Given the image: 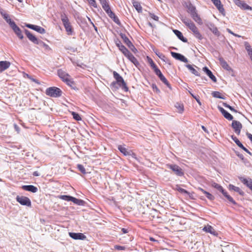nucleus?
Here are the masks:
<instances>
[{
	"instance_id": "59",
	"label": "nucleus",
	"mask_w": 252,
	"mask_h": 252,
	"mask_svg": "<svg viewBox=\"0 0 252 252\" xmlns=\"http://www.w3.org/2000/svg\"><path fill=\"white\" fill-rule=\"evenodd\" d=\"M134 6L135 8V9L138 11V12H140V11H141L142 10V7L140 5V4H138V3H135L134 4Z\"/></svg>"
},
{
	"instance_id": "36",
	"label": "nucleus",
	"mask_w": 252,
	"mask_h": 252,
	"mask_svg": "<svg viewBox=\"0 0 252 252\" xmlns=\"http://www.w3.org/2000/svg\"><path fill=\"white\" fill-rule=\"evenodd\" d=\"M246 50L248 53L249 55L250 56L252 55V48L248 42H245L244 43Z\"/></svg>"
},
{
	"instance_id": "32",
	"label": "nucleus",
	"mask_w": 252,
	"mask_h": 252,
	"mask_svg": "<svg viewBox=\"0 0 252 252\" xmlns=\"http://www.w3.org/2000/svg\"><path fill=\"white\" fill-rule=\"evenodd\" d=\"M186 66L190 70V71L196 76H199V72L193 68V67L190 64H187Z\"/></svg>"
},
{
	"instance_id": "19",
	"label": "nucleus",
	"mask_w": 252,
	"mask_h": 252,
	"mask_svg": "<svg viewBox=\"0 0 252 252\" xmlns=\"http://www.w3.org/2000/svg\"><path fill=\"white\" fill-rule=\"evenodd\" d=\"M10 65V63L8 61H0V72H2L7 69L9 67Z\"/></svg>"
},
{
	"instance_id": "3",
	"label": "nucleus",
	"mask_w": 252,
	"mask_h": 252,
	"mask_svg": "<svg viewBox=\"0 0 252 252\" xmlns=\"http://www.w3.org/2000/svg\"><path fill=\"white\" fill-rule=\"evenodd\" d=\"M62 94L61 89L55 87L48 88L46 90V94L51 97H58L61 96Z\"/></svg>"
},
{
	"instance_id": "37",
	"label": "nucleus",
	"mask_w": 252,
	"mask_h": 252,
	"mask_svg": "<svg viewBox=\"0 0 252 252\" xmlns=\"http://www.w3.org/2000/svg\"><path fill=\"white\" fill-rule=\"evenodd\" d=\"M119 50L123 53V54L126 57L130 52L124 45H121Z\"/></svg>"
},
{
	"instance_id": "40",
	"label": "nucleus",
	"mask_w": 252,
	"mask_h": 252,
	"mask_svg": "<svg viewBox=\"0 0 252 252\" xmlns=\"http://www.w3.org/2000/svg\"><path fill=\"white\" fill-rule=\"evenodd\" d=\"M188 9L189 12L190 13V14L196 12L195 7L191 4H189L188 6Z\"/></svg>"
},
{
	"instance_id": "26",
	"label": "nucleus",
	"mask_w": 252,
	"mask_h": 252,
	"mask_svg": "<svg viewBox=\"0 0 252 252\" xmlns=\"http://www.w3.org/2000/svg\"><path fill=\"white\" fill-rule=\"evenodd\" d=\"M214 5L217 7L220 12L224 11V8L221 5V2L220 0H211Z\"/></svg>"
},
{
	"instance_id": "45",
	"label": "nucleus",
	"mask_w": 252,
	"mask_h": 252,
	"mask_svg": "<svg viewBox=\"0 0 252 252\" xmlns=\"http://www.w3.org/2000/svg\"><path fill=\"white\" fill-rule=\"evenodd\" d=\"M4 20L9 25L10 27H12L15 24V23L11 20V19L9 18V16L5 18Z\"/></svg>"
},
{
	"instance_id": "12",
	"label": "nucleus",
	"mask_w": 252,
	"mask_h": 252,
	"mask_svg": "<svg viewBox=\"0 0 252 252\" xmlns=\"http://www.w3.org/2000/svg\"><path fill=\"white\" fill-rule=\"evenodd\" d=\"M69 236L75 240H84L86 238V236L81 233L69 232Z\"/></svg>"
},
{
	"instance_id": "63",
	"label": "nucleus",
	"mask_w": 252,
	"mask_h": 252,
	"mask_svg": "<svg viewBox=\"0 0 252 252\" xmlns=\"http://www.w3.org/2000/svg\"><path fill=\"white\" fill-rule=\"evenodd\" d=\"M151 17L152 19H153L155 21H158V17L154 15V14H151Z\"/></svg>"
},
{
	"instance_id": "47",
	"label": "nucleus",
	"mask_w": 252,
	"mask_h": 252,
	"mask_svg": "<svg viewBox=\"0 0 252 252\" xmlns=\"http://www.w3.org/2000/svg\"><path fill=\"white\" fill-rule=\"evenodd\" d=\"M72 115L73 118L76 121H79L81 120V118L80 117V115L75 112H72Z\"/></svg>"
},
{
	"instance_id": "48",
	"label": "nucleus",
	"mask_w": 252,
	"mask_h": 252,
	"mask_svg": "<svg viewBox=\"0 0 252 252\" xmlns=\"http://www.w3.org/2000/svg\"><path fill=\"white\" fill-rule=\"evenodd\" d=\"M204 194H205L206 197L210 200L212 201L215 199V197L212 194L207 191L205 192Z\"/></svg>"
},
{
	"instance_id": "28",
	"label": "nucleus",
	"mask_w": 252,
	"mask_h": 252,
	"mask_svg": "<svg viewBox=\"0 0 252 252\" xmlns=\"http://www.w3.org/2000/svg\"><path fill=\"white\" fill-rule=\"evenodd\" d=\"M228 189L230 190H234L238 192L241 195H243L244 194L243 191L239 187H235L232 185H229Z\"/></svg>"
},
{
	"instance_id": "10",
	"label": "nucleus",
	"mask_w": 252,
	"mask_h": 252,
	"mask_svg": "<svg viewBox=\"0 0 252 252\" xmlns=\"http://www.w3.org/2000/svg\"><path fill=\"white\" fill-rule=\"evenodd\" d=\"M206 26L216 36L219 37L220 35V32L213 23H208Z\"/></svg>"
},
{
	"instance_id": "14",
	"label": "nucleus",
	"mask_w": 252,
	"mask_h": 252,
	"mask_svg": "<svg viewBox=\"0 0 252 252\" xmlns=\"http://www.w3.org/2000/svg\"><path fill=\"white\" fill-rule=\"evenodd\" d=\"M121 38L123 39L125 43L127 45V46L132 50L134 51V49L136 50L135 48L131 42V41L129 40V39L126 36L125 34L121 33L120 34Z\"/></svg>"
},
{
	"instance_id": "20",
	"label": "nucleus",
	"mask_w": 252,
	"mask_h": 252,
	"mask_svg": "<svg viewBox=\"0 0 252 252\" xmlns=\"http://www.w3.org/2000/svg\"><path fill=\"white\" fill-rule=\"evenodd\" d=\"M203 70L207 74L210 78L214 82H217L216 77L213 74L212 71L206 66L203 68Z\"/></svg>"
},
{
	"instance_id": "29",
	"label": "nucleus",
	"mask_w": 252,
	"mask_h": 252,
	"mask_svg": "<svg viewBox=\"0 0 252 252\" xmlns=\"http://www.w3.org/2000/svg\"><path fill=\"white\" fill-rule=\"evenodd\" d=\"M241 181L242 183L246 185L248 187H249L252 190V180L251 179H245L243 178L242 180H241Z\"/></svg>"
},
{
	"instance_id": "58",
	"label": "nucleus",
	"mask_w": 252,
	"mask_h": 252,
	"mask_svg": "<svg viewBox=\"0 0 252 252\" xmlns=\"http://www.w3.org/2000/svg\"><path fill=\"white\" fill-rule=\"evenodd\" d=\"M114 248L116 250L122 251V250H125L126 249V247L119 246V245H115V246H114Z\"/></svg>"
},
{
	"instance_id": "5",
	"label": "nucleus",
	"mask_w": 252,
	"mask_h": 252,
	"mask_svg": "<svg viewBox=\"0 0 252 252\" xmlns=\"http://www.w3.org/2000/svg\"><path fill=\"white\" fill-rule=\"evenodd\" d=\"M188 28L192 31L194 36L197 38L199 40H202L203 39V36L199 32L197 28L195 26L193 23L190 24V25L188 27Z\"/></svg>"
},
{
	"instance_id": "23",
	"label": "nucleus",
	"mask_w": 252,
	"mask_h": 252,
	"mask_svg": "<svg viewBox=\"0 0 252 252\" xmlns=\"http://www.w3.org/2000/svg\"><path fill=\"white\" fill-rule=\"evenodd\" d=\"M173 32L178 37V38L183 42L185 43L188 42V39L184 37L182 33L180 31L177 30H174Z\"/></svg>"
},
{
	"instance_id": "18",
	"label": "nucleus",
	"mask_w": 252,
	"mask_h": 252,
	"mask_svg": "<svg viewBox=\"0 0 252 252\" xmlns=\"http://www.w3.org/2000/svg\"><path fill=\"white\" fill-rule=\"evenodd\" d=\"M202 230L204 231L209 233L214 236H217L218 235V233L215 229L212 226L209 225H207L204 227Z\"/></svg>"
},
{
	"instance_id": "1",
	"label": "nucleus",
	"mask_w": 252,
	"mask_h": 252,
	"mask_svg": "<svg viewBox=\"0 0 252 252\" xmlns=\"http://www.w3.org/2000/svg\"><path fill=\"white\" fill-rule=\"evenodd\" d=\"M113 76L116 81L112 82L111 86L114 87L116 85H118L120 88H121L125 91L127 92L128 88L123 77L115 71H113Z\"/></svg>"
},
{
	"instance_id": "61",
	"label": "nucleus",
	"mask_w": 252,
	"mask_h": 252,
	"mask_svg": "<svg viewBox=\"0 0 252 252\" xmlns=\"http://www.w3.org/2000/svg\"><path fill=\"white\" fill-rule=\"evenodd\" d=\"M108 16H109L110 18H111V19L113 18V17L115 15V14L111 10H109V12H108L107 13H106Z\"/></svg>"
},
{
	"instance_id": "6",
	"label": "nucleus",
	"mask_w": 252,
	"mask_h": 252,
	"mask_svg": "<svg viewBox=\"0 0 252 252\" xmlns=\"http://www.w3.org/2000/svg\"><path fill=\"white\" fill-rule=\"evenodd\" d=\"M167 166L171 169L176 175L179 176H182L184 175V172L182 169L177 165L176 164H169Z\"/></svg>"
},
{
	"instance_id": "31",
	"label": "nucleus",
	"mask_w": 252,
	"mask_h": 252,
	"mask_svg": "<svg viewBox=\"0 0 252 252\" xmlns=\"http://www.w3.org/2000/svg\"><path fill=\"white\" fill-rule=\"evenodd\" d=\"M37 44L40 47L44 48L46 51H49L51 50V48L47 44L40 40L39 41Z\"/></svg>"
},
{
	"instance_id": "21",
	"label": "nucleus",
	"mask_w": 252,
	"mask_h": 252,
	"mask_svg": "<svg viewBox=\"0 0 252 252\" xmlns=\"http://www.w3.org/2000/svg\"><path fill=\"white\" fill-rule=\"evenodd\" d=\"M22 188L26 191H29L33 193L37 191V188L33 185H24L22 187Z\"/></svg>"
},
{
	"instance_id": "17",
	"label": "nucleus",
	"mask_w": 252,
	"mask_h": 252,
	"mask_svg": "<svg viewBox=\"0 0 252 252\" xmlns=\"http://www.w3.org/2000/svg\"><path fill=\"white\" fill-rule=\"evenodd\" d=\"M11 28L20 39H22L23 38L24 36L22 33V31L16 25V24Z\"/></svg>"
},
{
	"instance_id": "39",
	"label": "nucleus",
	"mask_w": 252,
	"mask_h": 252,
	"mask_svg": "<svg viewBox=\"0 0 252 252\" xmlns=\"http://www.w3.org/2000/svg\"><path fill=\"white\" fill-rule=\"evenodd\" d=\"M147 58L148 62L149 63L150 66L152 67V68L154 69V71L156 70V68H158L157 67V65L154 63L153 60L151 58L147 56Z\"/></svg>"
},
{
	"instance_id": "49",
	"label": "nucleus",
	"mask_w": 252,
	"mask_h": 252,
	"mask_svg": "<svg viewBox=\"0 0 252 252\" xmlns=\"http://www.w3.org/2000/svg\"><path fill=\"white\" fill-rule=\"evenodd\" d=\"M156 55L162 61L165 62V59H166L165 56L162 53H159L158 52H155Z\"/></svg>"
},
{
	"instance_id": "57",
	"label": "nucleus",
	"mask_w": 252,
	"mask_h": 252,
	"mask_svg": "<svg viewBox=\"0 0 252 252\" xmlns=\"http://www.w3.org/2000/svg\"><path fill=\"white\" fill-rule=\"evenodd\" d=\"M177 189L180 192L183 193H186V194H189V192L186 190V189H182L179 187H178L177 188Z\"/></svg>"
},
{
	"instance_id": "56",
	"label": "nucleus",
	"mask_w": 252,
	"mask_h": 252,
	"mask_svg": "<svg viewBox=\"0 0 252 252\" xmlns=\"http://www.w3.org/2000/svg\"><path fill=\"white\" fill-rule=\"evenodd\" d=\"M89 4L94 7H96L97 5L95 0H87Z\"/></svg>"
},
{
	"instance_id": "62",
	"label": "nucleus",
	"mask_w": 252,
	"mask_h": 252,
	"mask_svg": "<svg viewBox=\"0 0 252 252\" xmlns=\"http://www.w3.org/2000/svg\"><path fill=\"white\" fill-rule=\"evenodd\" d=\"M29 79L31 80L32 81L35 82V83L37 84H39L40 82L36 79L33 78L32 76H29Z\"/></svg>"
},
{
	"instance_id": "25",
	"label": "nucleus",
	"mask_w": 252,
	"mask_h": 252,
	"mask_svg": "<svg viewBox=\"0 0 252 252\" xmlns=\"http://www.w3.org/2000/svg\"><path fill=\"white\" fill-rule=\"evenodd\" d=\"M126 57L135 66H137L139 63L136 58L130 52Z\"/></svg>"
},
{
	"instance_id": "9",
	"label": "nucleus",
	"mask_w": 252,
	"mask_h": 252,
	"mask_svg": "<svg viewBox=\"0 0 252 252\" xmlns=\"http://www.w3.org/2000/svg\"><path fill=\"white\" fill-rule=\"evenodd\" d=\"M234 2L236 4V5H237L238 6L240 7L241 9L243 10H252V9L251 6H249L243 1H241L240 0H234Z\"/></svg>"
},
{
	"instance_id": "46",
	"label": "nucleus",
	"mask_w": 252,
	"mask_h": 252,
	"mask_svg": "<svg viewBox=\"0 0 252 252\" xmlns=\"http://www.w3.org/2000/svg\"><path fill=\"white\" fill-rule=\"evenodd\" d=\"M223 105L226 107V108H227L228 109H229L232 112H234L235 113H237V111L234 108H233L232 107H231V106H230L229 105H228V104H227L225 102H223L222 103Z\"/></svg>"
},
{
	"instance_id": "54",
	"label": "nucleus",
	"mask_w": 252,
	"mask_h": 252,
	"mask_svg": "<svg viewBox=\"0 0 252 252\" xmlns=\"http://www.w3.org/2000/svg\"><path fill=\"white\" fill-rule=\"evenodd\" d=\"M189 94H191V95L194 98V99H195L197 103L199 105H201V102L199 100V96H196L194 95H193L191 92L189 91Z\"/></svg>"
},
{
	"instance_id": "50",
	"label": "nucleus",
	"mask_w": 252,
	"mask_h": 252,
	"mask_svg": "<svg viewBox=\"0 0 252 252\" xmlns=\"http://www.w3.org/2000/svg\"><path fill=\"white\" fill-rule=\"evenodd\" d=\"M25 26L27 28L32 29L34 31L35 30V29L37 26V25H32V24H26Z\"/></svg>"
},
{
	"instance_id": "30",
	"label": "nucleus",
	"mask_w": 252,
	"mask_h": 252,
	"mask_svg": "<svg viewBox=\"0 0 252 252\" xmlns=\"http://www.w3.org/2000/svg\"><path fill=\"white\" fill-rule=\"evenodd\" d=\"M72 199V202L76 205L79 206H84L85 204V201L83 200L77 199L74 197H73Z\"/></svg>"
},
{
	"instance_id": "4",
	"label": "nucleus",
	"mask_w": 252,
	"mask_h": 252,
	"mask_svg": "<svg viewBox=\"0 0 252 252\" xmlns=\"http://www.w3.org/2000/svg\"><path fill=\"white\" fill-rule=\"evenodd\" d=\"M16 199V201L22 205L27 206L28 207L31 206V201L28 197L18 195L17 196Z\"/></svg>"
},
{
	"instance_id": "52",
	"label": "nucleus",
	"mask_w": 252,
	"mask_h": 252,
	"mask_svg": "<svg viewBox=\"0 0 252 252\" xmlns=\"http://www.w3.org/2000/svg\"><path fill=\"white\" fill-rule=\"evenodd\" d=\"M175 106L178 109L180 113H182L183 111L184 107L182 105H180V104L177 103Z\"/></svg>"
},
{
	"instance_id": "33",
	"label": "nucleus",
	"mask_w": 252,
	"mask_h": 252,
	"mask_svg": "<svg viewBox=\"0 0 252 252\" xmlns=\"http://www.w3.org/2000/svg\"><path fill=\"white\" fill-rule=\"evenodd\" d=\"M65 82L66 83L67 85L70 86L71 88L74 90L76 89L74 82L72 80L70 77L69 78H68V79Z\"/></svg>"
},
{
	"instance_id": "27",
	"label": "nucleus",
	"mask_w": 252,
	"mask_h": 252,
	"mask_svg": "<svg viewBox=\"0 0 252 252\" xmlns=\"http://www.w3.org/2000/svg\"><path fill=\"white\" fill-rule=\"evenodd\" d=\"M191 15V17L192 19L197 22L199 25L202 24V21L201 19L200 18V16L198 15V14L196 13V12H194V13H192Z\"/></svg>"
},
{
	"instance_id": "22",
	"label": "nucleus",
	"mask_w": 252,
	"mask_h": 252,
	"mask_svg": "<svg viewBox=\"0 0 252 252\" xmlns=\"http://www.w3.org/2000/svg\"><path fill=\"white\" fill-rule=\"evenodd\" d=\"M118 149L119 150L123 153L125 156H130L131 155L132 152L131 151H128L124 145H119L118 146Z\"/></svg>"
},
{
	"instance_id": "35",
	"label": "nucleus",
	"mask_w": 252,
	"mask_h": 252,
	"mask_svg": "<svg viewBox=\"0 0 252 252\" xmlns=\"http://www.w3.org/2000/svg\"><path fill=\"white\" fill-rule=\"evenodd\" d=\"M231 137L239 147H240L241 149L244 148L243 145L240 142V141L236 136L232 135Z\"/></svg>"
},
{
	"instance_id": "44",
	"label": "nucleus",
	"mask_w": 252,
	"mask_h": 252,
	"mask_svg": "<svg viewBox=\"0 0 252 252\" xmlns=\"http://www.w3.org/2000/svg\"><path fill=\"white\" fill-rule=\"evenodd\" d=\"M77 168L78 170L83 174H86V170L85 167L82 164H78L77 165Z\"/></svg>"
},
{
	"instance_id": "53",
	"label": "nucleus",
	"mask_w": 252,
	"mask_h": 252,
	"mask_svg": "<svg viewBox=\"0 0 252 252\" xmlns=\"http://www.w3.org/2000/svg\"><path fill=\"white\" fill-rule=\"evenodd\" d=\"M228 200L231 202V203H232L234 205H236V202H235V201L233 199V198L230 196L229 195H227L226 196V197Z\"/></svg>"
},
{
	"instance_id": "11",
	"label": "nucleus",
	"mask_w": 252,
	"mask_h": 252,
	"mask_svg": "<svg viewBox=\"0 0 252 252\" xmlns=\"http://www.w3.org/2000/svg\"><path fill=\"white\" fill-rule=\"evenodd\" d=\"M171 54L172 56L176 60H179L184 63L188 62V59L180 53L171 52Z\"/></svg>"
},
{
	"instance_id": "34",
	"label": "nucleus",
	"mask_w": 252,
	"mask_h": 252,
	"mask_svg": "<svg viewBox=\"0 0 252 252\" xmlns=\"http://www.w3.org/2000/svg\"><path fill=\"white\" fill-rule=\"evenodd\" d=\"M212 94L213 97L216 98H219L222 99H225V97L223 95H222L219 92H213Z\"/></svg>"
},
{
	"instance_id": "15",
	"label": "nucleus",
	"mask_w": 252,
	"mask_h": 252,
	"mask_svg": "<svg viewBox=\"0 0 252 252\" xmlns=\"http://www.w3.org/2000/svg\"><path fill=\"white\" fill-rule=\"evenodd\" d=\"M218 108L219 110V111L221 113V114L223 115L224 117L227 119L228 120L231 121L233 119V116L229 113L227 111H226L225 110H224L222 107L218 106Z\"/></svg>"
},
{
	"instance_id": "55",
	"label": "nucleus",
	"mask_w": 252,
	"mask_h": 252,
	"mask_svg": "<svg viewBox=\"0 0 252 252\" xmlns=\"http://www.w3.org/2000/svg\"><path fill=\"white\" fill-rule=\"evenodd\" d=\"M114 22L116 23L117 25H120L121 22L119 19V18L116 16V15H114L113 18H112Z\"/></svg>"
},
{
	"instance_id": "38",
	"label": "nucleus",
	"mask_w": 252,
	"mask_h": 252,
	"mask_svg": "<svg viewBox=\"0 0 252 252\" xmlns=\"http://www.w3.org/2000/svg\"><path fill=\"white\" fill-rule=\"evenodd\" d=\"M59 198L60 199H61L63 200H65L67 201H72V198H73L72 196L70 195H60L59 196Z\"/></svg>"
},
{
	"instance_id": "24",
	"label": "nucleus",
	"mask_w": 252,
	"mask_h": 252,
	"mask_svg": "<svg viewBox=\"0 0 252 252\" xmlns=\"http://www.w3.org/2000/svg\"><path fill=\"white\" fill-rule=\"evenodd\" d=\"M219 61L220 62V64L221 65V66L225 69L228 71H233L231 69V68L230 66L228 64V63L225 62L223 59L222 58H220L219 59Z\"/></svg>"
},
{
	"instance_id": "8",
	"label": "nucleus",
	"mask_w": 252,
	"mask_h": 252,
	"mask_svg": "<svg viewBox=\"0 0 252 252\" xmlns=\"http://www.w3.org/2000/svg\"><path fill=\"white\" fill-rule=\"evenodd\" d=\"M231 126L232 128L234 129L235 132L237 135H239L242 128L241 123L239 121L234 120L232 121Z\"/></svg>"
},
{
	"instance_id": "41",
	"label": "nucleus",
	"mask_w": 252,
	"mask_h": 252,
	"mask_svg": "<svg viewBox=\"0 0 252 252\" xmlns=\"http://www.w3.org/2000/svg\"><path fill=\"white\" fill-rule=\"evenodd\" d=\"M181 20L188 27L190 25V24L193 23L190 19L187 18H183Z\"/></svg>"
},
{
	"instance_id": "16",
	"label": "nucleus",
	"mask_w": 252,
	"mask_h": 252,
	"mask_svg": "<svg viewBox=\"0 0 252 252\" xmlns=\"http://www.w3.org/2000/svg\"><path fill=\"white\" fill-rule=\"evenodd\" d=\"M58 75L63 82H65L70 76L62 69L58 70Z\"/></svg>"
},
{
	"instance_id": "7",
	"label": "nucleus",
	"mask_w": 252,
	"mask_h": 252,
	"mask_svg": "<svg viewBox=\"0 0 252 252\" xmlns=\"http://www.w3.org/2000/svg\"><path fill=\"white\" fill-rule=\"evenodd\" d=\"M155 73L159 78L160 80L168 88H170L171 86L167 80L162 74L160 70L158 68H156L154 71Z\"/></svg>"
},
{
	"instance_id": "51",
	"label": "nucleus",
	"mask_w": 252,
	"mask_h": 252,
	"mask_svg": "<svg viewBox=\"0 0 252 252\" xmlns=\"http://www.w3.org/2000/svg\"><path fill=\"white\" fill-rule=\"evenodd\" d=\"M102 8L105 10L106 13H107L109 11V10H111V9L109 7L108 3L104 4V5L102 6Z\"/></svg>"
},
{
	"instance_id": "60",
	"label": "nucleus",
	"mask_w": 252,
	"mask_h": 252,
	"mask_svg": "<svg viewBox=\"0 0 252 252\" xmlns=\"http://www.w3.org/2000/svg\"><path fill=\"white\" fill-rule=\"evenodd\" d=\"M152 88L154 90V91H156L157 93H159L160 92V90L158 89V88L157 87L156 85L153 84Z\"/></svg>"
},
{
	"instance_id": "64",
	"label": "nucleus",
	"mask_w": 252,
	"mask_h": 252,
	"mask_svg": "<svg viewBox=\"0 0 252 252\" xmlns=\"http://www.w3.org/2000/svg\"><path fill=\"white\" fill-rule=\"evenodd\" d=\"M247 135L250 140L252 142V134L249 133H247Z\"/></svg>"
},
{
	"instance_id": "2",
	"label": "nucleus",
	"mask_w": 252,
	"mask_h": 252,
	"mask_svg": "<svg viewBox=\"0 0 252 252\" xmlns=\"http://www.w3.org/2000/svg\"><path fill=\"white\" fill-rule=\"evenodd\" d=\"M61 20L64 27L65 31L67 33V34L72 35L73 32V29L70 25L69 19L66 14H62Z\"/></svg>"
},
{
	"instance_id": "13",
	"label": "nucleus",
	"mask_w": 252,
	"mask_h": 252,
	"mask_svg": "<svg viewBox=\"0 0 252 252\" xmlns=\"http://www.w3.org/2000/svg\"><path fill=\"white\" fill-rule=\"evenodd\" d=\"M25 32L28 39L34 44H37L40 40L38 39L28 30H25Z\"/></svg>"
},
{
	"instance_id": "42",
	"label": "nucleus",
	"mask_w": 252,
	"mask_h": 252,
	"mask_svg": "<svg viewBox=\"0 0 252 252\" xmlns=\"http://www.w3.org/2000/svg\"><path fill=\"white\" fill-rule=\"evenodd\" d=\"M212 187L216 189L219 191H222V187L219 184L216 183H213L212 184Z\"/></svg>"
},
{
	"instance_id": "43",
	"label": "nucleus",
	"mask_w": 252,
	"mask_h": 252,
	"mask_svg": "<svg viewBox=\"0 0 252 252\" xmlns=\"http://www.w3.org/2000/svg\"><path fill=\"white\" fill-rule=\"evenodd\" d=\"M35 31L41 34L45 33L46 32L44 28L39 26H37Z\"/></svg>"
}]
</instances>
